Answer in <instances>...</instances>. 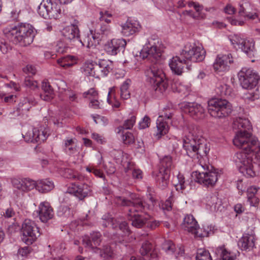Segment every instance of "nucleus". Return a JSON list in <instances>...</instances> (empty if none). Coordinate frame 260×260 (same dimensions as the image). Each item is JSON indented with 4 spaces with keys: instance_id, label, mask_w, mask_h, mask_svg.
<instances>
[{
    "instance_id": "f257e3e1",
    "label": "nucleus",
    "mask_w": 260,
    "mask_h": 260,
    "mask_svg": "<svg viewBox=\"0 0 260 260\" xmlns=\"http://www.w3.org/2000/svg\"><path fill=\"white\" fill-rule=\"evenodd\" d=\"M233 128L237 129L233 144L243 150L235 154L234 160L239 171L246 177L256 175V164L253 161L254 153L260 151L257 140L252 136V126L248 119L239 118L234 121Z\"/></svg>"
},
{
    "instance_id": "f03ea898",
    "label": "nucleus",
    "mask_w": 260,
    "mask_h": 260,
    "mask_svg": "<svg viewBox=\"0 0 260 260\" xmlns=\"http://www.w3.org/2000/svg\"><path fill=\"white\" fill-rule=\"evenodd\" d=\"M159 46L158 39L150 38L140 53L142 59H147L153 62L146 69L145 74L146 80L150 85L151 94L155 98L164 95L169 86L164 71L157 63L162 54Z\"/></svg>"
},
{
    "instance_id": "7ed1b4c3",
    "label": "nucleus",
    "mask_w": 260,
    "mask_h": 260,
    "mask_svg": "<svg viewBox=\"0 0 260 260\" xmlns=\"http://www.w3.org/2000/svg\"><path fill=\"white\" fill-rule=\"evenodd\" d=\"M116 203L123 206H128L131 208L128 210L127 215L128 219L132 221V225L137 228H141L145 225L147 218L143 215L137 214L138 212H145L146 206L143 200L137 197L134 193L130 194V199H126L121 197L116 198Z\"/></svg>"
},
{
    "instance_id": "20e7f679",
    "label": "nucleus",
    "mask_w": 260,
    "mask_h": 260,
    "mask_svg": "<svg viewBox=\"0 0 260 260\" xmlns=\"http://www.w3.org/2000/svg\"><path fill=\"white\" fill-rule=\"evenodd\" d=\"M4 32L10 41L21 46L30 45L35 37L32 26L27 23L21 24L10 29H6Z\"/></svg>"
},
{
    "instance_id": "39448f33",
    "label": "nucleus",
    "mask_w": 260,
    "mask_h": 260,
    "mask_svg": "<svg viewBox=\"0 0 260 260\" xmlns=\"http://www.w3.org/2000/svg\"><path fill=\"white\" fill-rule=\"evenodd\" d=\"M195 131H189V135L186 136L184 140L183 148L186 150L187 154L191 157L206 156L210 148L206 141L203 139L196 138Z\"/></svg>"
},
{
    "instance_id": "423d86ee",
    "label": "nucleus",
    "mask_w": 260,
    "mask_h": 260,
    "mask_svg": "<svg viewBox=\"0 0 260 260\" xmlns=\"http://www.w3.org/2000/svg\"><path fill=\"white\" fill-rule=\"evenodd\" d=\"M208 112L216 118H222L228 116L232 111V106L227 100L221 99H213L208 101Z\"/></svg>"
},
{
    "instance_id": "0eeeda50",
    "label": "nucleus",
    "mask_w": 260,
    "mask_h": 260,
    "mask_svg": "<svg viewBox=\"0 0 260 260\" xmlns=\"http://www.w3.org/2000/svg\"><path fill=\"white\" fill-rule=\"evenodd\" d=\"M21 233L22 241L27 245L32 244L41 235L36 223L28 219H25L22 224Z\"/></svg>"
},
{
    "instance_id": "6e6552de",
    "label": "nucleus",
    "mask_w": 260,
    "mask_h": 260,
    "mask_svg": "<svg viewBox=\"0 0 260 260\" xmlns=\"http://www.w3.org/2000/svg\"><path fill=\"white\" fill-rule=\"evenodd\" d=\"M172 166L171 156H165L160 160L159 173L157 175V181L161 189H164L168 186L170 172Z\"/></svg>"
},
{
    "instance_id": "1a4fd4ad",
    "label": "nucleus",
    "mask_w": 260,
    "mask_h": 260,
    "mask_svg": "<svg viewBox=\"0 0 260 260\" xmlns=\"http://www.w3.org/2000/svg\"><path fill=\"white\" fill-rule=\"evenodd\" d=\"M238 78L243 88L252 90L258 83L259 76L250 68H243L238 73Z\"/></svg>"
},
{
    "instance_id": "9d476101",
    "label": "nucleus",
    "mask_w": 260,
    "mask_h": 260,
    "mask_svg": "<svg viewBox=\"0 0 260 260\" xmlns=\"http://www.w3.org/2000/svg\"><path fill=\"white\" fill-rule=\"evenodd\" d=\"M181 55L186 60L200 62L204 59L206 51L202 47L197 46L194 44H187L184 47Z\"/></svg>"
},
{
    "instance_id": "9b49d317",
    "label": "nucleus",
    "mask_w": 260,
    "mask_h": 260,
    "mask_svg": "<svg viewBox=\"0 0 260 260\" xmlns=\"http://www.w3.org/2000/svg\"><path fill=\"white\" fill-rule=\"evenodd\" d=\"M179 106L183 112L189 114L195 119H203L205 116V109L200 104L183 102L180 103Z\"/></svg>"
},
{
    "instance_id": "f8f14e48",
    "label": "nucleus",
    "mask_w": 260,
    "mask_h": 260,
    "mask_svg": "<svg viewBox=\"0 0 260 260\" xmlns=\"http://www.w3.org/2000/svg\"><path fill=\"white\" fill-rule=\"evenodd\" d=\"M202 167L204 171L196 172L197 181L206 186H213L217 181V172L215 170L214 171H210L209 167H207V169L203 166H202Z\"/></svg>"
},
{
    "instance_id": "ddd939ff",
    "label": "nucleus",
    "mask_w": 260,
    "mask_h": 260,
    "mask_svg": "<svg viewBox=\"0 0 260 260\" xmlns=\"http://www.w3.org/2000/svg\"><path fill=\"white\" fill-rule=\"evenodd\" d=\"M92 189L90 186L86 183H72L68 188L67 192L74 195L82 200L90 196Z\"/></svg>"
},
{
    "instance_id": "4468645a",
    "label": "nucleus",
    "mask_w": 260,
    "mask_h": 260,
    "mask_svg": "<svg viewBox=\"0 0 260 260\" xmlns=\"http://www.w3.org/2000/svg\"><path fill=\"white\" fill-rule=\"evenodd\" d=\"M48 136V130L43 127L34 128L23 135L26 142L40 143L46 140Z\"/></svg>"
},
{
    "instance_id": "2eb2a0df",
    "label": "nucleus",
    "mask_w": 260,
    "mask_h": 260,
    "mask_svg": "<svg viewBox=\"0 0 260 260\" xmlns=\"http://www.w3.org/2000/svg\"><path fill=\"white\" fill-rule=\"evenodd\" d=\"M233 57L231 53L218 55L213 64L214 70L218 72L228 71L230 65L233 62Z\"/></svg>"
},
{
    "instance_id": "dca6fc26",
    "label": "nucleus",
    "mask_w": 260,
    "mask_h": 260,
    "mask_svg": "<svg viewBox=\"0 0 260 260\" xmlns=\"http://www.w3.org/2000/svg\"><path fill=\"white\" fill-rule=\"evenodd\" d=\"M126 42L123 39H112L105 45V51L110 55H115L120 51H123Z\"/></svg>"
},
{
    "instance_id": "f3484780",
    "label": "nucleus",
    "mask_w": 260,
    "mask_h": 260,
    "mask_svg": "<svg viewBox=\"0 0 260 260\" xmlns=\"http://www.w3.org/2000/svg\"><path fill=\"white\" fill-rule=\"evenodd\" d=\"M12 184L14 188L21 192L28 191L35 187V181L29 178H14Z\"/></svg>"
},
{
    "instance_id": "a211bd4d",
    "label": "nucleus",
    "mask_w": 260,
    "mask_h": 260,
    "mask_svg": "<svg viewBox=\"0 0 260 260\" xmlns=\"http://www.w3.org/2000/svg\"><path fill=\"white\" fill-rule=\"evenodd\" d=\"M95 66V72L93 74V77L100 78L108 74L112 69L113 64L112 61L102 59L100 60L98 63L96 62Z\"/></svg>"
},
{
    "instance_id": "6ab92c4d",
    "label": "nucleus",
    "mask_w": 260,
    "mask_h": 260,
    "mask_svg": "<svg viewBox=\"0 0 260 260\" xmlns=\"http://www.w3.org/2000/svg\"><path fill=\"white\" fill-rule=\"evenodd\" d=\"M39 216L43 222H47L54 216V211L50 204L47 202H43L39 206Z\"/></svg>"
},
{
    "instance_id": "aec40b11",
    "label": "nucleus",
    "mask_w": 260,
    "mask_h": 260,
    "mask_svg": "<svg viewBox=\"0 0 260 260\" xmlns=\"http://www.w3.org/2000/svg\"><path fill=\"white\" fill-rule=\"evenodd\" d=\"M169 66L172 72L177 75H181L186 66L187 69V61L179 56L173 57L169 62Z\"/></svg>"
},
{
    "instance_id": "412c9836",
    "label": "nucleus",
    "mask_w": 260,
    "mask_h": 260,
    "mask_svg": "<svg viewBox=\"0 0 260 260\" xmlns=\"http://www.w3.org/2000/svg\"><path fill=\"white\" fill-rule=\"evenodd\" d=\"M255 237L252 230L245 233L239 242V245L242 250H250L255 246Z\"/></svg>"
},
{
    "instance_id": "4be33fe9",
    "label": "nucleus",
    "mask_w": 260,
    "mask_h": 260,
    "mask_svg": "<svg viewBox=\"0 0 260 260\" xmlns=\"http://www.w3.org/2000/svg\"><path fill=\"white\" fill-rule=\"evenodd\" d=\"M121 33L125 37H129L138 32L141 26L137 21H127L121 25Z\"/></svg>"
},
{
    "instance_id": "5701e85b",
    "label": "nucleus",
    "mask_w": 260,
    "mask_h": 260,
    "mask_svg": "<svg viewBox=\"0 0 260 260\" xmlns=\"http://www.w3.org/2000/svg\"><path fill=\"white\" fill-rule=\"evenodd\" d=\"M62 35L64 39L70 41L73 40H79L80 37L79 29L78 25L76 24H72L65 27L62 31Z\"/></svg>"
},
{
    "instance_id": "b1692460",
    "label": "nucleus",
    "mask_w": 260,
    "mask_h": 260,
    "mask_svg": "<svg viewBox=\"0 0 260 260\" xmlns=\"http://www.w3.org/2000/svg\"><path fill=\"white\" fill-rule=\"evenodd\" d=\"M101 241V235L99 232H93L91 234L90 239L88 236L83 237L82 243L85 247L91 249L97 247Z\"/></svg>"
},
{
    "instance_id": "393cba45",
    "label": "nucleus",
    "mask_w": 260,
    "mask_h": 260,
    "mask_svg": "<svg viewBox=\"0 0 260 260\" xmlns=\"http://www.w3.org/2000/svg\"><path fill=\"white\" fill-rule=\"evenodd\" d=\"M36 104V102L34 98L24 97L20 100L17 106V110L19 114H23L28 112L32 106L35 105Z\"/></svg>"
},
{
    "instance_id": "a878e982",
    "label": "nucleus",
    "mask_w": 260,
    "mask_h": 260,
    "mask_svg": "<svg viewBox=\"0 0 260 260\" xmlns=\"http://www.w3.org/2000/svg\"><path fill=\"white\" fill-rule=\"evenodd\" d=\"M215 253L220 258L219 260H235L236 258V254L228 250L224 246L217 247Z\"/></svg>"
},
{
    "instance_id": "bb28decb",
    "label": "nucleus",
    "mask_w": 260,
    "mask_h": 260,
    "mask_svg": "<svg viewBox=\"0 0 260 260\" xmlns=\"http://www.w3.org/2000/svg\"><path fill=\"white\" fill-rule=\"evenodd\" d=\"M58 169L59 173L65 178L80 181H82L84 179L83 176L71 169L61 167Z\"/></svg>"
},
{
    "instance_id": "cd10ccee",
    "label": "nucleus",
    "mask_w": 260,
    "mask_h": 260,
    "mask_svg": "<svg viewBox=\"0 0 260 260\" xmlns=\"http://www.w3.org/2000/svg\"><path fill=\"white\" fill-rule=\"evenodd\" d=\"M54 187L53 182L49 179L40 180L35 182V187L39 192L46 193L51 191Z\"/></svg>"
},
{
    "instance_id": "c85d7f7f",
    "label": "nucleus",
    "mask_w": 260,
    "mask_h": 260,
    "mask_svg": "<svg viewBox=\"0 0 260 260\" xmlns=\"http://www.w3.org/2000/svg\"><path fill=\"white\" fill-rule=\"evenodd\" d=\"M214 230V226L212 225L203 226V228H200L198 225L196 228V230L192 231L191 233L193 234L195 237L202 238L208 237L213 234Z\"/></svg>"
},
{
    "instance_id": "c756f323",
    "label": "nucleus",
    "mask_w": 260,
    "mask_h": 260,
    "mask_svg": "<svg viewBox=\"0 0 260 260\" xmlns=\"http://www.w3.org/2000/svg\"><path fill=\"white\" fill-rule=\"evenodd\" d=\"M42 88L44 92L40 94L41 98L45 101H50L54 98V91L49 83L43 81Z\"/></svg>"
},
{
    "instance_id": "7c9ffc66",
    "label": "nucleus",
    "mask_w": 260,
    "mask_h": 260,
    "mask_svg": "<svg viewBox=\"0 0 260 260\" xmlns=\"http://www.w3.org/2000/svg\"><path fill=\"white\" fill-rule=\"evenodd\" d=\"M197 225V221L192 215H187L184 217L182 225L184 230L191 233L196 230Z\"/></svg>"
},
{
    "instance_id": "2f4dec72",
    "label": "nucleus",
    "mask_w": 260,
    "mask_h": 260,
    "mask_svg": "<svg viewBox=\"0 0 260 260\" xmlns=\"http://www.w3.org/2000/svg\"><path fill=\"white\" fill-rule=\"evenodd\" d=\"M239 49L249 56L253 55L255 51L254 42L252 39H244Z\"/></svg>"
},
{
    "instance_id": "473e14b6",
    "label": "nucleus",
    "mask_w": 260,
    "mask_h": 260,
    "mask_svg": "<svg viewBox=\"0 0 260 260\" xmlns=\"http://www.w3.org/2000/svg\"><path fill=\"white\" fill-rule=\"evenodd\" d=\"M96 62L92 60L86 61L81 67L82 72L87 76L93 77V74L95 72V67Z\"/></svg>"
},
{
    "instance_id": "72a5a7b5",
    "label": "nucleus",
    "mask_w": 260,
    "mask_h": 260,
    "mask_svg": "<svg viewBox=\"0 0 260 260\" xmlns=\"http://www.w3.org/2000/svg\"><path fill=\"white\" fill-rule=\"evenodd\" d=\"M48 11L49 14V18H56L58 16V14L60 13L61 10L58 5L56 3L53 4L50 1L48 0Z\"/></svg>"
},
{
    "instance_id": "f704fd0d",
    "label": "nucleus",
    "mask_w": 260,
    "mask_h": 260,
    "mask_svg": "<svg viewBox=\"0 0 260 260\" xmlns=\"http://www.w3.org/2000/svg\"><path fill=\"white\" fill-rule=\"evenodd\" d=\"M156 127L158 133L157 135L160 136L167 134L169 130V126L168 124L164 121L162 116H160L156 121Z\"/></svg>"
},
{
    "instance_id": "c9c22d12",
    "label": "nucleus",
    "mask_w": 260,
    "mask_h": 260,
    "mask_svg": "<svg viewBox=\"0 0 260 260\" xmlns=\"http://www.w3.org/2000/svg\"><path fill=\"white\" fill-rule=\"evenodd\" d=\"M216 91L221 96H230L232 92V88L230 85L222 83L217 87Z\"/></svg>"
},
{
    "instance_id": "e433bc0d",
    "label": "nucleus",
    "mask_w": 260,
    "mask_h": 260,
    "mask_svg": "<svg viewBox=\"0 0 260 260\" xmlns=\"http://www.w3.org/2000/svg\"><path fill=\"white\" fill-rule=\"evenodd\" d=\"M131 81L130 79L126 80L120 88V96L123 100H127L130 97V93L128 90Z\"/></svg>"
},
{
    "instance_id": "4c0bfd02",
    "label": "nucleus",
    "mask_w": 260,
    "mask_h": 260,
    "mask_svg": "<svg viewBox=\"0 0 260 260\" xmlns=\"http://www.w3.org/2000/svg\"><path fill=\"white\" fill-rule=\"evenodd\" d=\"M136 122V117L132 116L130 118L124 121L122 126H120L118 127V133L122 132L123 133V129H131Z\"/></svg>"
},
{
    "instance_id": "58836bf2",
    "label": "nucleus",
    "mask_w": 260,
    "mask_h": 260,
    "mask_svg": "<svg viewBox=\"0 0 260 260\" xmlns=\"http://www.w3.org/2000/svg\"><path fill=\"white\" fill-rule=\"evenodd\" d=\"M64 149L66 152L70 154H72L76 152V145L75 140L68 139L64 140Z\"/></svg>"
},
{
    "instance_id": "ea45409f",
    "label": "nucleus",
    "mask_w": 260,
    "mask_h": 260,
    "mask_svg": "<svg viewBox=\"0 0 260 260\" xmlns=\"http://www.w3.org/2000/svg\"><path fill=\"white\" fill-rule=\"evenodd\" d=\"M119 229L122 231L125 235H128L131 233V231L129 229V227L128 226L127 223L125 221H123L121 222L119 225ZM126 239L127 237L125 236L123 237V239L122 240H119L117 241V242H118L119 243L124 244V245L126 246Z\"/></svg>"
},
{
    "instance_id": "a19ab883",
    "label": "nucleus",
    "mask_w": 260,
    "mask_h": 260,
    "mask_svg": "<svg viewBox=\"0 0 260 260\" xmlns=\"http://www.w3.org/2000/svg\"><path fill=\"white\" fill-rule=\"evenodd\" d=\"M46 3H48V0H43L38 9L39 14L45 19L49 18L48 5Z\"/></svg>"
},
{
    "instance_id": "79ce46f5",
    "label": "nucleus",
    "mask_w": 260,
    "mask_h": 260,
    "mask_svg": "<svg viewBox=\"0 0 260 260\" xmlns=\"http://www.w3.org/2000/svg\"><path fill=\"white\" fill-rule=\"evenodd\" d=\"M115 94L114 89L111 88L108 92L107 98L108 102L112 105L114 108H118L120 106V103L115 99Z\"/></svg>"
},
{
    "instance_id": "37998d69",
    "label": "nucleus",
    "mask_w": 260,
    "mask_h": 260,
    "mask_svg": "<svg viewBox=\"0 0 260 260\" xmlns=\"http://www.w3.org/2000/svg\"><path fill=\"white\" fill-rule=\"evenodd\" d=\"M196 260H212V258L208 251L201 249L198 250Z\"/></svg>"
},
{
    "instance_id": "c03bdc74",
    "label": "nucleus",
    "mask_w": 260,
    "mask_h": 260,
    "mask_svg": "<svg viewBox=\"0 0 260 260\" xmlns=\"http://www.w3.org/2000/svg\"><path fill=\"white\" fill-rule=\"evenodd\" d=\"M250 91H247L244 93L243 98L247 102L254 101L259 98L258 94L253 90H250Z\"/></svg>"
},
{
    "instance_id": "a18cd8bd",
    "label": "nucleus",
    "mask_w": 260,
    "mask_h": 260,
    "mask_svg": "<svg viewBox=\"0 0 260 260\" xmlns=\"http://www.w3.org/2000/svg\"><path fill=\"white\" fill-rule=\"evenodd\" d=\"M178 183L175 184V187L177 191L183 192V190L185 188L184 185L185 180L183 176L180 174L177 176Z\"/></svg>"
},
{
    "instance_id": "49530a36",
    "label": "nucleus",
    "mask_w": 260,
    "mask_h": 260,
    "mask_svg": "<svg viewBox=\"0 0 260 260\" xmlns=\"http://www.w3.org/2000/svg\"><path fill=\"white\" fill-rule=\"evenodd\" d=\"M239 7L240 8L238 11L239 15L241 16H245L246 14L248 13V11L250 10V4L247 2L240 4Z\"/></svg>"
},
{
    "instance_id": "de8ad7c7",
    "label": "nucleus",
    "mask_w": 260,
    "mask_h": 260,
    "mask_svg": "<svg viewBox=\"0 0 260 260\" xmlns=\"http://www.w3.org/2000/svg\"><path fill=\"white\" fill-rule=\"evenodd\" d=\"M74 59L73 56H67L63 58L58 59L57 60V63L60 66L67 68L71 67V64H69L68 61H72V59Z\"/></svg>"
},
{
    "instance_id": "09e8293b",
    "label": "nucleus",
    "mask_w": 260,
    "mask_h": 260,
    "mask_svg": "<svg viewBox=\"0 0 260 260\" xmlns=\"http://www.w3.org/2000/svg\"><path fill=\"white\" fill-rule=\"evenodd\" d=\"M152 249V245L148 241L144 242L140 249V252L142 255H146Z\"/></svg>"
},
{
    "instance_id": "8fccbe9b",
    "label": "nucleus",
    "mask_w": 260,
    "mask_h": 260,
    "mask_svg": "<svg viewBox=\"0 0 260 260\" xmlns=\"http://www.w3.org/2000/svg\"><path fill=\"white\" fill-rule=\"evenodd\" d=\"M84 98L87 99L88 100H92L94 98H98V93L94 88H90L87 91L83 93Z\"/></svg>"
},
{
    "instance_id": "3c124183",
    "label": "nucleus",
    "mask_w": 260,
    "mask_h": 260,
    "mask_svg": "<svg viewBox=\"0 0 260 260\" xmlns=\"http://www.w3.org/2000/svg\"><path fill=\"white\" fill-rule=\"evenodd\" d=\"M122 139L125 144H132L135 141L134 136L130 132L122 133Z\"/></svg>"
},
{
    "instance_id": "603ef678",
    "label": "nucleus",
    "mask_w": 260,
    "mask_h": 260,
    "mask_svg": "<svg viewBox=\"0 0 260 260\" xmlns=\"http://www.w3.org/2000/svg\"><path fill=\"white\" fill-rule=\"evenodd\" d=\"M244 39H243L241 36L238 34H234L231 36L230 41L233 45H237L238 48L240 47L241 44L243 43Z\"/></svg>"
},
{
    "instance_id": "864d4df0",
    "label": "nucleus",
    "mask_w": 260,
    "mask_h": 260,
    "mask_svg": "<svg viewBox=\"0 0 260 260\" xmlns=\"http://www.w3.org/2000/svg\"><path fill=\"white\" fill-rule=\"evenodd\" d=\"M112 15L108 11L101 12L100 20L101 21H104L108 24L111 22Z\"/></svg>"
},
{
    "instance_id": "5fc2aeb1",
    "label": "nucleus",
    "mask_w": 260,
    "mask_h": 260,
    "mask_svg": "<svg viewBox=\"0 0 260 260\" xmlns=\"http://www.w3.org/2000/svg\"><path fill=\"white\" fill-rule=\"evenodd\" d=\"M24 84L25 86L35 89L38 87V82L31 78L27 77L25 78Z\"/></svg>"
},
{
    "instance_id": "6e6d98bb",
    "label": "nucleus",
    "mask_w": 260,
    "mask_h": 260,
    "mask_svg": "<svg viewBox=\"0 0 260 260\" xmlns=\"http://www.w3.org/2000/svg\"><path fill=\"white\" fill-rule=\"evenodd\" d=\"M188 6L189 7H193L195 9L197 14H199L201 18H203V17L201 15V11L203 10V6L200 5L198 3H195L192 1L189 2L188 3Z\"/></svg>"
},
{
    "instance_id": "4d7b16f0",
    "label": "nucleus",
    "mask_w": 260,
    "mask_h": 260,
    "mask_svg": "<svg viewBox=\"0 0 260 260\" xmlns=\"http://www.w3.org/2000/svg\"><path fill=\"white\" fill-rule=\"evenodd\" d=\"M151 120L150 118L145 116L143 119L139 122V128L141 129H144L148 127L150 124Z\"/></svg>"
},
{
    "instance_id": "13d9d810",
    "label": "nucleus",
    "mask_w": 260,
    "mask_h": 260,
    "mask_svg": "<svg viewBox=\"0 0 260 260\" xmlns=\"http://www.w3.org/2000/svg\"><path fill=\"white\" fill-rule=\"evenodd\" d=\"M163 249L168 253H174L175 246L171 241H168L164 244Z\"/></svg>"
},
{
    "instance_id": "bf43d9fd",
    "label": "nucleus",
    "mask_w": 260,
    "mask_h": 260,
    "mask_svg": "<svg viewBox=\"0 0 260 260\" xmlns=\"http://www.w3.org/2000/svg\"><path fill=\"white\" fill-rule=\"evenodd\" d=\"M100 31L102 35H105L106 36L110 35L112 32L110 26L108 24H101Z\"/></svg>"
},
{
    "instance_id": "052dcab7",
    "label": "nucleus",
    "mask_w": 260,
    "mask_h": 260,
    "mask_svg": "<svg viewBox=\"0 0 260 260\" xmlns=\"http://www.w3.org/2000/svg\"><path fill=\"white\" fill-rule=\"evenodd\" d=\"M86 170L89 172L92 173L95 176L100 178H104L103 173L99 169L94 167H87Z\"/></svg>"
},
{
    "instance_id": "680f3d73",
    "label": "nucleus",
    "mask_w": 260,
    "mask_h": 260,
    "mask_svg": "<svg viewBox=\"0 0 260 260\" xmlns=\"http://www.w3.org/2000/svg\"><path fill=\"white\" fill-rule=\"evenodd\" d=\"M101 255L106 258L111 257L113 255V251L110 247L106 246L103 249V252Z\"/></svg>"
},
{
    "instance_id": "e2e57ef3",
    "label": "nucleus",
    "mask_w": 260,
    "mask_h": 260,
    "mask_svg": "<svg viewBox=\"0 0 260 260\" xmlns=\"http://www.w3.org/2000/svg\"><path fill=\"white\" fill-rule=\"evenodd\" d=\"M182 14L184 16H187L195 20H199L201 19L199 14H197L191 10H185L183 11Z\"/></svg>"
},
{
    "instance_id": "0e129e2a",
    "label": "nucleus",
    "mask_w": 260,
    "mask_h": 260,
    "mask_svg": "<svg viewBox=\"0 0 260 260\" xmlns=\"http://www.w3.org/2000/svg\"><path fill=\"white\" fill-rule=\"evenodd\" d=\"M116 220L111 217H109L107 219L103 218V225L104 227L112 226L114 227V222Z\"/></svg>"
},
{
    "instance_id": "69168bd1",
    "label": "nucleus",
    "mask_w": 260,
    "mask_h": 260,
    "mask_svg": "<svg viewBox=\"0 0 260 260\" xmlns=\"http://www.w3.org/2000/svg\"><path fill=\"white\" fill-rule=\"evenodd\" d=\"M212 206H214L215 209H219V206L221 205V200L218 199L217 197L214 196L211 198Z\"/></svg>"
},
{
    "instance_id": "338daca9",
    "label": "nucleus",
    "mask_w": 260,
    "mask_h": 260,
    "mask_svg": "<svg viewBox=\"0 0 260 260\" xmlns=\"http://www.w3.org/2000/svg\"><path fill=\"white\" fill-rule=\"evenodd\" d=\"M164 112V115H162V117H164L167 119H170L174 114V110L172 108H165Z\"/></svg>"
},
{
    "instance_id": "774afa93",
    "label": "nucleus",
    "mask_w": 260,
    "mask_h": 260,
    "mask_svg": "<svg viewBox=\"0 0 260 260\" xmlns=\"http://www.w3.org/2000/svg\"><path fill=\"white\" fill-rule=\"evenodd\" d=\"M70 102H77V95L76 93L71 90H68L66 93Z\"/></svg>"
}]
</instances>
